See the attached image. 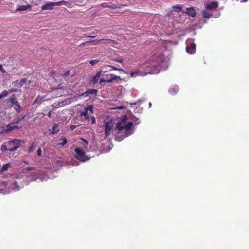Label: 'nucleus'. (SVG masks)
Listing matches in <instances>:
<instances>
[{"mask_svg": "<svg viewBox=\"0 0 249 249\" xmlns=\"http://www.w3.org/2000/svg\"><path fill=\"white\" fill-rule=\"evenodd\" d=\"M127 116H123L120 121L116 123V128L119 132L115 136V139L118 141H122L123 139L130 136L133 133L132 129L133 123L131 122H127Z\"/></svg>", "mask_w": 249, "mask_h": 249, "instance_id": "f257e3e1", "label": "nucleus"}, {"mask_svg": "<svg viewBox=\"0 0 249 249\" xmlns=\"http://www.w3.org/2000/svg\"><path fill=\"white\" fill-rule=\"evenodd\" d=\"M163 61V55L155 53L152 56L151 60L141 66L145 71V74H156L160 72V67Z\"/></svg>", "mask_w": 249, "mask_h": 249, "instance_id": "f03ea898", "label": "nucleus"}, {"mask_svg": "<svg viewBox=\"0 0 249 249\" xmlns=\"http://www.w3.org/2000/svg\"><path fill=\"white\" fill-rule=\"evenodd\" d=\"M9 151L13 152L25 144V142L22 140L14 139L7 142Z\"/></svg>", "mask_w": 249, "mask_h": 249, "instance_id": "7ed1b4c3", "label": "nucleus"}, {"mask_svg": "<svg viewBox=\"0 0 249 249\" xmlns=\"http://www.w3.org/2000/svg\"><path fill=\"white\" fill-rule=\"evenodd\" d=\"M33 167H28L23 169V171L22 173L26 174V179L27 180V181H36L38 178L39 175L38 171H35L31 173L28 172L29 170H33Z\"/></svg>", "mask_w": 249, "mask_h": 249, "instance_id": "20e7f679", "label": "nucleus"}, {"mask_svg": "<svg viewBox=\"0 0 249 249\" xmlns=\"http://www.w3.org/2000/svg\"><path fill=\"white\" fill-rule=\"evenodd\" d=\"M75 151L76 153L75 157L80 161L84 162L89 160V158L86 156L85 152L80 148H75Z\"/></svg>", "mask_w": 249, "mask_h": 249, "instance_id": "39448f33", "label": "nucleus"}, {"mask_svg": "<svg viewBox=\"0 0 249 249\" xmlns=\"http://www.w3.org/2000/svg\"><path fill=\"white\" fill-rule=\"evenodd\" d=\"M186 51L190 54H194L196 52V44L191 40H187L186 42Z\"/></svg>", "mask_w": 249, "mask_h": 249, "instance_id": "423d86ee", "label": "nucleus"}, {"mask_svg": "<svg viewBox=\"0 0 249 249\" xmlns=\"http://www.w3.org/2000/svg\"><path fill=\"white\" fill-rule=\"evenodd\" d=\"M113 126L112 121H107L105 123V134L107 137L111 134V131Z\"/></svg>", "mask_w": 249, "mask_h": 249, "instance_id": "0eeeda50", "label": "nucleus"}, {"mask_svg": "<svg viewBox=\"0 0 249 249\" xmlns=\"http://www.w3.org/2000/svg\"><path fill=\"white\" fill-rule=\"evenodd\" d=\"M104 77L106 81V82L110 83L113 80H120L121 78L119 76H116L114 74H107L104 76Z\"/></svg>", "mask_w": 249, "mask_h": 249, "instance_id": "6e6552de", "label": "nucleus"}, {"mask_svg": "<svg viewBox=\"0 0 249 249\" xmlns=\"http://www.w3.org/2000/svg\"><path fill=\"white\" fill-rule=\"evenodd\" d=\"M54 6H57L56 2H47L41 6V10H52Z\"/></svg>", "mask_w": 249, "mask_h": 249, "instance_id": "1a4fd4ad", "label": "nucleus"}, {"mask_svg": "<svg viewBox=\"0 0 249 249\" xmlns=\"http://www.w3.org/2000/svg\"><path fill=\"white\" fill-rule=\"evenodd\" d=\"M98 91L95 89H89L84 93L81 94V96L84 97H89L90 95L97 96Z\"/></svg>", "mask_w": 249, "mask_h": 249, "instance_id": "9d476101", "label": "nucleus"}, {"mask_svg": "<svg viewBox=\"0 0 249 249\" xmlns=\"http://www.w3.org/2000/svg\"><path fill=\"white\" fill-rule=\"evenodd\" d=\"M179 91V88L177 85H173L169 89V92L172 95L177 93Z\"/></svg>", "mask_w": 249, "mask_h": 249, "instance_id": "9b49d317", "label": "nucleus"}, {"mask_svg": "<svg viewBox=\"0 0 249 249\" xmlns=\"http://www.w3.org/2000/svg\"><path fill=\"white\" fill-rule=\"evenodd\" d=\"M23 187V185H19L17 181H15L12 185V189L16 191H19L21 188Z\"/></svg>", "mask_w": 249, "mask_h": 249, "instance_id": "f8f14e48", "label": "nucleus"}, {"mask_svg": "<svg viewBox=\"0 0 249 249\" xmlns=\"http://www.w3.org/2000/svg\"><path fill=\"white\" fill-rule=\"evenodd\" d=\"M7 130L8 131H12L15 129H18L20 127H18V125H17L14 122H12L10 124H9L7 126Z\"/></svg>", "mask_w": 249, "mask_h": 249, "instance_id": "ddd939ff", "label": "nucleus"}, {"mask_svg": "<svg viewBox=\"0 0 249 249\" xmlns=\"http://www.w3.org/2000/svg\"><path fill=\"white\" fill-rule=\"evenodd\" d=\"M11 107H13L15 110L18 113H19L21 112V107L20 106V103L17 101L15 102L13 106H11Z\"/></svg>", "mask_w": 249, "mask_h": 249, "instance_id": "4468645a", "label": "nucleus"}, {"mask_svg": "<svg viewBox=\"0 0 249 249\" xmlns=\"http://www.w3.org/2000/svg\"><path fill=\"white\" fill-rule=\"evenodd\" d=\"M101 75V72L99 71L97 72L96 75L92 77L90 82L93 85L97 83L99 80V77H100Z\"/></svg>", "mask_w": 249, "mask_h": 249, "instance_id": "2eb2a0df", "label": "nucleus"}, {"mask_svg": "<svg viewBox=\"0 0 249 249\" xmlns=\"http://www.w3.org/2000/svg\"><path fill=\"white\" fill-rule=\"evenodd\" d=\"M100 41H105V42L109 43L112 42V40L110 39H102L99 40H94L89 41V44H91L92 45H97V44Z\"/></svg>", "mask_w": 249, "mask_h": 249, "instance_id": "dca6fc26", "label": "nucleus"}, {"mask_svg": "<svg viewBox=\"0 0 249 249\" xmlns=\"http://www.w3.org/2000/svg\"><path fill=\"white\" fill-rule=\"evenodd\" d=\"M218 6V3L216 1L211 2L206 5V8L208 9H215Z\"/></svg>", "mask_w": 249, "mask_h": 249, "instance_id": "f3484780", "label": "nucleus"}, {"mask_svg": "<svg viewBox=\"0 0 249 249\" xmlns=\"http://www.w3.org/2000/svg\"><path fill=\"white\" fill-rule=\"evenodd\" d=\"M111 71V67L110 65H104L101 68V70L99 72H101V73H105L107 71Z\"/></svg>", "mask_w": 249, "mask_h": 249, "instance_id": "a211bd4d", "label": "nucleus"}, {"mask_svg": "<svg viewBox=\"0 0 249 249\" xmlns=\"http://www.w3.org/2000/svg\"><path fill=\"white\" fill-rule=\"evenodd\" d=\"M31 7L30 5H18L16 11H25L27 10L28 9L30 8Z\"/></svg>", "mask_w": 249, "mask_h": 249, "instance_id": "6ab92c4d", "label": "nucleus"}, {"mask_svg": "<svg viewBox=\"0 0 249 249\" xmlns=\"http://www.w3.org/2000/svg\"><path fill=\"white\" fill-rule=\"evenodd\" d=\"M186 13L191 17H195L196 15L195 9L193 7L188 8L186 9Z\"/></svg>", "mask_w": 249, "mask_h": 249, "instance_id": "aec40b11", "label": "nucleus"}, {"mask_svg": "<svg viewBox=\"0 0 249 249\" xmlns=\"http://www.w3.org/2000/svg\"><path fill=\"white\" fill-rule=\"evenodd\" d=\"M17 101L16 97L14 94H13L10 98L6 100L7 102H10L11 103V106H13Z\"/></svg>", "mask_w": 249, "mask_h": 249, "instance_id": "412c9836", "label": "nucleus"}, {"mask_svg": "<svg viewBox=\"0 0 249 249\" xmlns=\"http://www.w3.org/2000/svg\"><path fill=\"white\" fill-rule=\"evenodd\" d=\"M72 3L71 1H66L64 0L60 1L58 2H56V4H57V6L64 5L66 6H69L71 5Z\"/></svg>", "mask_w": 249, "mask_h": 249, "instance_id": "4be33fe9", "label": "nucleus"}, {"mask_svg": "<svg viewBox=\"0 0 249 249\" xmlns=\"http://www.w3.org/2000/svg\"><path fill=\"white\" fill-rule=\"evenodd\" d=\"M43 100V97H41L39 96H38L34 101V103L33 104V105H35L36 103L38 104H40L42 103V101Z\"/></svg>", "mask_w": 249, "mask_h": 249, "instance_id": "5701e85b", "label": "nucleus"}, {"mask_svg": "<svg viewBox=\"0 0 249 249\" xmlns=\"http://www.w3.org/2000/svg\"><path fill=\"white\" fill-rule=\"evenodd\" d=\"M7 142H4L1 147V150L3 152L9 151Z\"/></svg>", "mask_w": 249, "mask_h": 249, "instance_id": "b1692460", "label": "nucleus"}, {"mask_svg": "<svg viewBox=\"0 0 249 249\" xmlns=\"http://www.w3.org/2000/svg\"><path fill=\"white\" fill-rule=\"evenodd\" d=\"M9 94L8 90H4L0 94V100L3 97H7Z\"/></svg>", "mask_w": 249, "mask_h": 249, "instance_id": "393cba45", "label": "nucleus"}, {"mask_svg": "<svg viewBox=\"0 0 249 249\" xmlns=\"http://www.w3.org/2000/svg\"><path fill=\"white\" fill-rule=\"evenodd\" d=\"M26 79H22L19 81H17L16 83L17 85H18L19 87H22L24 83H26Z\"/></svg>", "mask_w": 249, "mask_h": 249, "instance_id": "a878e982", "label": "nucleus"}, {"mask_svg": "<svg viewBox=\"0 0 249 249\" xmlns=\"http://www.w3.org/2000/svg\"><path fill=\"white\" fill-rule=\"evenodd\" d=\"M203 16L205 18H209L212 16V14L206 11L203 12Z\"/></svg>", "mask_w": 249, "mask_h": 249, "instance_id": "bb28decb", "label": "nucleus"}, {"mask_svg": "<svg viewBox=\"0 0 249 249\" xmlns=\"http://www.w3.org/2000/svg\"><path fill=\"white\" fill-rule=\"evenodd\" d=\"M173 8L175 9V10L177 12H179L182 10V6L179 5H177L176 6H173Z\"/></svg>", "mask_w": 249, "mask_h": 249, "instance_id": "cd10ccee", "label": "nucleus"}, {"mask_svg": "<svg viewBox=\"0 0 249 249\" xmlns=\"http://www.w3.org/2000/svg\"><path fill=\"white\" fill-rule=\"evenodd\" d=\"M72 1L76 5H81L84 2L85 0H72Z\"/></svg>", "mask_w": 249, "mask_h": 249, "instance_id": "c85d7f7f", "label": "nucleus"}, {"mask_svg": "<svg viewBox=\"0 0 249 249\" xmlns=\"http://www.w3.org/2000/svg\"><path fill=\"white\" fill-rule=\"evenodd\" d=\"M80 114L81 116H84L86 119L88 118V111L86 110L85 108L84 109V111L81 112Z\"/></svg>", "mask_w": 249, "mask_h": 249, "instance_id": "c756f323", "label": "nucleus"}, {"mask_svg": "<svg viewBox=\"0 0 249 249\" xmlns=\"http://www.w3.org/2000/svg\"><path fill=\"white\" fill-rule=\"evenodd\" d=\"M86 110L90 112V113H92L93 112V106L92 105H89L88 107L85 108Z\"/></svg>", "mask_w": 249, "mask_h": 249, "instance_id": "7c9ffc66", "label": "nucleus"}, {"mask_svg": "<svg viewBox=\"0 0 249 249\" xmlns=\"http://www.w3.org/2000/svg\"><path fill=\"white\" fill-rule=\"evenodd\" d=\"M111 71L112 70H118V71H121L124 73L125 72V71L123 70L121 68H118L115 67V66H111Z\"/></svg>", "mask_w": 249, "mask_h": 249, "instance_id": "2f4dec72", "label": "nucleus"}, {"mask_svg": "<svg viewBox=\"0 0 249 249\" xmlns=\"http://www.w3.org/2000/svg\"><path fill=\"white\" fill-rule=\"evenodd\" d=\"M35 149V143H33L31 144V145L30 146L29 150H28V152L29 153L32 152Z\"/></svg>", "mask_w": 249, "mask_h": 249, "instance_id": "473e14b6", "label": "nucleus"}, {"mask_svg": "<svg viewBox=\"0 0 249 249\" xmlns=\"http://www.w3.org/2000/svg\"><path fill=\"white\" fill-rule=\"evenodd\" d=\"M99 62V60H92L89 61V64L91 65H94L95 64L98 63Z\"/></svg>", "mask_w": 249, "mask_h": 249, "instance_id": "72a5a7b5", "label": "nucleus"}, {"mask_svg": "<svg viewBox=\"0 0 249 249\" xmlns=\"http://www.w3.org/2000/svg\"><path fill=\"white\" fill-rule=\"evenodd\" d=\"M9 94L13 92H16L18 91V89L16 88H12L8 90Z\"/></svg>", "mask_w": 249, "mask_h": 249, "instance_id": "f704fd0d", "label": "nucleus"}, {"mask_svg": "<svg viewBox=\"0 0 249 249\" xmlns=\"http://www.w3.org/2000/svg\"><path fill=\"white\" fill-rule=\"evenodd\" d=\"M9 167H10V164H4L2 166V170L3 171L6 170H7L9 168Z\"/></svg>", "mask_w": 249, "mask_h": 249, "instance_id": "c9c22d12", "label": "nucleus"}, {"mask_svg": "<svg viewBox=\"0 0 249 249\" xmlns=\"http://www.w3.org/2000/svg\"><path fill=\"white\" fill-rule=\"evenodd\" d=\"M24 118V116L22 117L21 118L18 119L17 120H15L14 122H13L14 123H15L17 125L18 124V123L23 119Z\"/></svg>", "mask_w": 249, "mask_h": 249, "instance_id": "e433bc0d", "label": "nucleus"}, {"mask_svg": "<svg viewBox=\"0 0 249 249\" xmlns=\"http://www.w3.org/2000/svg\"><path fill=\"white\" fill-rule=\"evenodd\" d=\"M69 75H70V71L69 70L67 71H65V72H64L62 74L63 76L64 77L68 76Z\"/></svg>", "mask_w": 249, "mask_h": 249, "instance_id": "4c0bfd02", "label": "nucleus"}, {"mask_svg": "<svg viewBox=\"0 0 249 249\" xmlns=\"http://www.w3.org/2000/svg\"><path fill=\"white\" fill-rule=\"evenodd\" d=\"M67 143V139L66 138H64L63 139V141L62 142L60 143V144L62 145V146H64L65 144H66V143Z\"/></svg>", "mask_w": 249, "mask_h": 249, "instance_id": "58836bf2", "label": "nucleus"}, {"mask_svg": "<svg viewBox=\"0 0 249 249\" xmlns=\"http://www.w3.org/2000/svg\"><path fill=\"white\" fill-rule=\"evenodd\" d=\"M37 154L38 156H42V150L41 148H39L37 151Z\"/></svg>", "mask_w": 249, "mask_h": 249, "instance_id": "ea45409f", "label": "nucleus"}, {"mask_svg": "<svg viewBox=\"0 0 249 249\" xmlns=\"http://www.w3.org/2000/svg\"><path fill=\"white\" fill-rule=\"evenodd\" d=\"M0 71L5 73L6 72V71L3 68V66L1 64H0Z\"/></svg>", "mask_w": 249, "mask_h": 249, "instance_id": "a19ab883", "label": "nucleus"}, {"mask_svg": "<svg viewBox=\"0 0 249 249\" xmlns=\"http://www.w3.org/2000/svg\"><path fill=\"white\" fill-rule=\"evenodd\" d=\"M133 121L134 122L135 124H138L140 123V121H139V119L136 117L134 118L133 119Z\"/></svg>", "mask_w": 249, "mask_h": 249, "instance_id": "79ce46f5", "label": "nucleus"}, {"mask_svg": "<svg viewBox=\"0 0 249 249\" xmlns=\"http://www.w3.org/2000/svg\"><path fill=\"white\" fill-rule=\"evenodd\" d=\"M101 5L102 7H109V8L112 7L111 6H110L109 5H107V4L105 3H102Z\"/></svg>", "mask_w": 249, "mask_h": 249, "instance_id": "37998d69", "label": "nucleus"}, {"mask_svg": "<svg viewBox=\"0 0 249 249\" xmlns=\"http://www.w3.org/2000/svg\"><path fill=\"white\" fill-rule=\"evenodd\" d=\"M76 126H77L76 125H74V124L71 125L70 126V129L71 130L73 131V130H74L76 128Z\"/></svg>", "mask_w": 249, "mask_h": 249, "instance_id": "c03bdc74", "label": "nucleus"}, {"mask_svg": "<svg viewBox=\"0 0 249 249\" xmlns=\"http://www.w3.org/2000/svg\"><path fill=\"white\" fill-rule=\"evenodd\" d=\"M106 82V81L105 80L104 77H103L100 80L99 83L100 84H102L103 82Z\"/></svg>", "mask_w": 249, "mask_h": 249, "instance_id": "a18cd8bd", "label": "nucleus"}, {"mask_svg": "<svg viewBox=\"0 0 249 249\" xmlns=\"http://www.w3.org/2000/svg\"><path fill=\"white\" fill-rule=\"evenodd\" d=\"M86 44H89V41H87L84 43H82L80 44V46H84Z\"/></svg>", "mask_w": 249, "mask_h": 249, "instance_id": "49530a36", "label": "nucleus"}, {"mask_svg": "<svg viewBox=\"0 0 249 249\" xmlns=\"http://www.w3.org/2000/svg\"><path fill=\"white\" fill-rule=\"evenodd\" d=\"M116 61L119 62V63H122L123 62V60L121 59H116Z\"/></svg>", "mask_w": 249, "mask_h": 249, "instance_id": "de8ad7c7", "label": "nucleus"}, {"mask_svg": "<svg viewBox=\"0 0 249 249\" xmlns=\"http://www.w3.org/2000/svg\"><path fill=\"white\" fill-rule=\"evenodd\" d=\"M57 124H54V126H53V132H54V131H55V127H56V126H57Z\"/></svg>", "mask_w": 249, "mask_h": 249, "instance_id": "09e8293b", "label": "nucleus"}, {"mask_svg": "<svg viewBox=\"0 0 249 249\" xmlns=\"http://www.w3.org/2000/svg\"><path fill=\"white\" fill-rule=\"evenodd\" d=\"M47 116H48V117L51 118L52 115H51V113L50 112L48 113Z\"/></svg>", "mask_w": 249, "mask_h": 249, "instance_id": "8fccbe9b", "label": "nucleus"}, {"mask_svg": "<svg viewBox=\"0 0 249 249\" xmlns=\"http://www.w3.org/2000/svg\"><path fill=\"white\" fill-rule=\"evenodd\" d=\"M96 36H88L87 37H90V38H94Z\"/></svg>", "mask_w": 249, "mask_h": 249, "instance_id": "3c124183", "label": "nucleus"}, {"mask_svg": "<svg viewBox=\"0 0 249 249\" xmlns=\"http://www.w3.org/2000/svg\"><path fill=\"white\" fill-rule=\"evenodd\" d=\"M95 118H94V117H93V118H92V123H94V122H95Z\"/></svg>", "mask_w": 249, "mask_h": 249, "instance_id": "603ef678", "label": "nucleus"}, {"mask_svg": "<svg viewBox=\"0 0 249 249\" xmlns=\"http://www.w3.org/2000/svg\"><path fill=\"white\" fill-rule=\"evenodd\" d=\"M247 1H248V0H241V2H245Z\"/></svg>", "mask_w": 249, "mask_h": 249, "instance_id": "864d4df0", "label": "nucleus"}, {"mask_svg": "<svg viewBox=\"0 0 249 249\" xmlns=\"http://www.w3.org/2000/svg\"><path fill=\"white\" fill-rule=\"evenodd\" d=\"M151 105H152V103L151 102H149V107H151Z\"/></svg>", "mask_w": 249, "mask_h": 249, "instance_id": "5fc2aeb1", "label": "nucleus"}, {"mask_svg": "<svg viewBox=\"0 0 249 249\" xmlns=\"http://www.w3.org/2000/svg\"><path fill=\"white\" fill-rule=\"evenodd\" d=\"M50 73H51L52 74H53L54 73V72H53V71H51V72H50Z\"/></svg>", "mask_w": 249, "mask_h": 249, "instance_id": "6e6d98bb", "label": "nucleus"}, {"mask_svg": "<svg viewBox=\"0 0 249 249\" xmlns=\"http://www.w3.org/2000/svg\"><path fill=\"white\" fill-rule=\"evenodd\" d=\"M134 74H135V73H134V72L132 73H131V76H133L134 75Z\"/></svg>", "mask_w": 249, "mask_h": 249, "instance_id": "4d7b16f0", "label": "nucleus"}, {"mask_svg": "<svg viewBox=\"0 0 249 249\" xmlns=\"http://www.w3.org/2000/svg\"><path fill=\"white\" fill-rule=\"evenodd\" d=\"M84 141L86 142V143L87 144H88V142H87V141L84 140Z\"/></svg>", "mask_w": 249, "mask_h": 249, "instance_id": "13d9d810", "label": "nucleus"}]
</instances>
